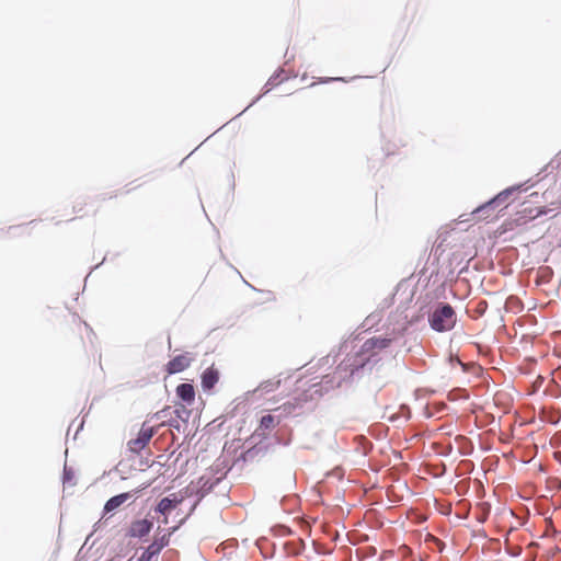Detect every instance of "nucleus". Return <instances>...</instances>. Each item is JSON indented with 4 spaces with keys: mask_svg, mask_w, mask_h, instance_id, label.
Returning a JSON list of instances; mask_svg holds the SVG:
<instances>
[{
    "mask_svg": "<svg viewBox=\"0 0 561 561\" xmlns=\"http://www.w3.org/2000/svg\"><path fill=\"white\" fill-rule=\"evenodd\" d=\"M456 321V312L450 305L438 306L430 316L431 328L437 332L450 331Z\"/></svg>",
    "mask_w": 561,
    "mask_h": 561,
    "instance_id": "1",
    "label": "nucleus"
},
{
    "mask_svg": "<svg viewBox=\"0 0 561 561\" xmlns=\"http://www.w3.org/2000/svg\"><path fill=\"white\" fill-rule=\"evenodd\" d=\"M518 191V187H508L501 193H499L494 198L489 201L488 203L483 204L482 206L478 207L473 215H477L478 218H481L483 216L484 219L494 218L495 215L493 214L494 207L504 205L508 197Z\"/></svg>",
    "mask_w": 561,
    "mask_h": 561,
    "instance_id": "2",
    "label": "nucleus"
},
{
    "mask_svg": "<svg viewBox=\"0 0 561 561\" xmlns=\"http://www.w3.org/2000/svg\"><path fill=\"white\" fill-rule=\"evenodd\" d=\"M546 213L547 210L545 209L543 206L535 208H524L517 214V217L515 219L507 221L502 226L503 231L512 230L516 226L525 225L529 220H533Z\"/></svg>",
    "mask_w": 561,
    "mask_h": 561,
    "instance_id": "3",
    "label": "nucleus"
},
{
    "mask_svg": "<svg viewBox=\"0 0 561 561\" xmlns=\"http://www.w3.org/2000/svg\"><path fill=\"white\" fill-rule=\"evenodd\" d=\"M154 433V427L142 424L137 437L128 442L129 450L135 454L140 453L149 444Z\"/></svg>",
    "mask_w": 561,
    "mask_h": 561,
    "instance_id": "4",
    "label": "nucleus"
},
{
    "mask_svg": "<svg viewBox=\"0 0 561 561\" xmlns=\"http://www.w3.org/2000/svg\"><path fill=\"white\" fill-rule=\"evenodd\" d=\"M169 543V538L164 535L156 539L139 557L138 561H156L160 551Z\"/></svg>",
    "mask_w": 561,
    "mask_h": 561,
    "instance_id": "5",
    "label": "nucleus"
},
{
    "mask_svg": "<svg viewBox=\"0 0 561 561\" xmlns=\"http://www.w3.org/2000/svg\"><path fill=\"white\" fill-rule=\"evenodd\" d=\"M391 340L387 337L374 336L364 342L362 345L363 354H376L390 345Z\"/></svg>",
    "mask_w": 561,
    "mask_h": 561,
    "instance_id": "6",
    "label": "nucleus"
},
{
    "mask_svg": "<svg viewBox=\"0 0 561 561\" xmlns=\"http://www.w3.org/2000/svg\"><path fill=\"white\" fill-rule=\"evenodd\" d=\"M192 360L193 357L188 353L178 355L167 364V373L169 375L181 373L191 365Z\"/></svg>",
    "mask_w": 561,
    "mask_h": 561,
    "instance_id": "7",
    "label": "nucleus"
},
{
    "mask_svg": "<svg viewBox=\"0 0 561 561\" xmlns=\"http://www.w3.org/2000/svg\"><path fill=\"white\" fill-rule=\"evenodd\" d=\"M152 528V522L147 519V518H144V519H138V520H135L131 523L130 527H129V530H128V534L131 536V537H144L146 536L147 534L150 533Z\"/></svg>",
    "mask_w": 561,
    "mask_h": 561,
    "instance_id": "8",
    "label": "nucleus"
},
{
    "mask_svg": "<svg viewBox=\"0 0 561 561\" xmlns=\"http://www.w3.org/2000/svg\"><path fill=\"white\" fill-rule=\"evenodd\" d=\"M219 380V371L211 365L202 374V387L204 390H210Z\"/></svg>",
    "mask_w": 561,
    "mask_h": 561,
    "instance_id": "9",
    "label": "nucleus"
},
{
    "mask_svg": "<svg viewBox=\"0 0 561 561\" xmlns=\"http://www.w3.org/2000/svg\"><path fill=\"white\" fill-rule=\"evenodd\" d=\"M176 394L188 405H191L195 400V389L191 383H180L176 387Z\"/></svg>",
    "mask_w": 561,
    "mask_h": 561,
    "instance_id": "10",
    "label": "nucleus"
},
{
    "mask_svg": "<svg viewBox=\"0 0 561 561\" xmlns=\"http://www.w3.org/2000/svg\"><path fill=\"white\" fill-rule=\"evenodd\" d=\"M181 502H182V499H176V496L173 494L172 497H170V496L163 497L159 502L157 510L161 514H167V513H170L171 510L175 508Z\"/></svg>",
    "mask_w": 561,
    "mask_h": 561,
    "instance_id": "11",
    "label": "nucleus"
},
{
    "mask_svg": "<svg viewBox=\"0 0 561 561\" xmlns=\"http://www.w3.org/2000/svg\"><path fill=\"white\" fill-rule=\"evenodd\" d=\"M278 422H276L275 417L271 414L264 415L261 421L260 425L256 428V432H259L260 435L265 436L267 433H270Z\"/></svg>",
    "mask_w": 561,
    "mask_h": 561,
    "instance_id": "12",
    "label": "nucleus"
},
{
    "mask_svg": "<svg viewBox=\"0 0 561 561\" xmlns=\"http://www.w3.org/2000/svg\"><path fill=\"white\" fill-rule=\"evenodd\" d=\"M129 497V494L128 493H122V494H118L116 496H113L111 497L105 506H104V510L105 512H112V511H115L116 508H118L122 504H124Z\"/></svg>",
    "mask_w": 561,
    "mask_h": 561,
    "instance_id": "13",
    "label": "nucleus"
},
{
    "mask_svg": "<svg viewBox=\"0 0 561 561\" xmlns=\"http://www.w3.org/2000/svg\"><path fill=\"white\" fill-rule=\"evenodd\" d=\"M280 386V380L279 379H275V380H267V381H264L262 382L260 386H259V390L262 391V392H272V391H275L276 389H278Z\"/></svg>",
    "mask_w": 561,
    "mask_h": 561,
    "instance_id": "14",
    "label": "nucleus"
},
{
    "mask_svg": "<svg viewBox=\"0 0 561 561\" xmlns=\"http://www.w3.org/2000/svg\"><path fill=\"white\" fill-rule=\"evenodd\" d=\"M85 207V203L84 202H79L77 204V206H75V208H78V211H82Z\"/></svg>",
    "mask_w": 561,
    "mask_h": 561,
    "instance_id": "15",
    "label": "nucleus"
},
{
    "mask_svg": "<svg viewBox=\"0 0 561 561\" xmlns=\"http://www.w3.org/2000/svg\"><path fill=\"white\" fill-rule=\"evenodd\" d=\"M478 308H479L480 310H484V309L486 308V302H485V301H480V302L478 304Z\"/></svg>",
    "mask_w": 561,
    "mask_h": 561,
    "instance_id": "16",
    "label": "nucleus"
},
{
    "mask_svg": "<svg viewBox=\"0 0 561 561\" xmlns=\"http://www.w3.org/2000/svg\"><path fill=\"white\" fill-rule=\"evenodd\" d=\"M283 408H284L285 410L290 411V409H291V408H295V407H294V405H291L290 403H285V404L283 405Z\"/></svg>",
    "mask_w": 561,
    "mask_h": 561,
    "instance_id": "17",
    "label": "nucleus"
}]
</instances>
